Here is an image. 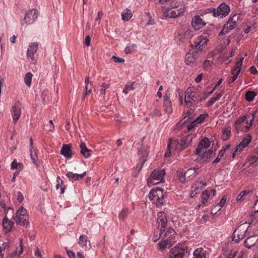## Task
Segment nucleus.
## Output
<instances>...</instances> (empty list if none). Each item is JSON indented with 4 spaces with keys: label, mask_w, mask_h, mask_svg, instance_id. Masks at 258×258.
I'll use <instances>...</instances> for the list:
<instances>
[{
    "label": "nucleus",
    "mask_w": 258,
    "mask_h": 258,
    "mask_svg": "<svg viewBox=\"0 0 258 258\" xmlns=\"http://www.w3.org/2000/svg\"><path fill=\"white\" fill-rule=\"evenodd\" d=\"M185 10L184 5L180 2H173L168 7H162L164 17L169 18H176L180 16L183 14Z\"/></svg>",
    "instance_id": "obj_1"
},
{
    "label": "nucleus",
    "mask_w": 258,
    "mask_h": 258,
    "mask_svg": "<svg viewBox=\"0 0 258 258\" xmlns=\"http://www.w3.org/2000/svg\"><path fill=\"white\" fill-rule=\"evenodd\" d=\"M196 154L199 156V161L203 162L209 161L210 158V140L205 137L200 140L195 151Z\"/></svg>",
    "instance_id": "obj_2"
},
{
    "label": "nucleus",
    "mask_w": 258,
    "mask_h": 258,
    "mask_svg": "<svg viewBox=\"0 0 258 258\" xmlns=\"http://www.w3.org/2000/svg\"><path fill=\"white\" fill-rule=\"evenodd\" d=\"M176 241V232L172 228L169 227L163 232L162 240L158 243L159 249L163 250L166 248H170Z\"/></svg>",
    "instance_id": "obj_3"
},
{
    "label": "nucleus",
    "mask_w": 258,
    "mask_h": 258,
    "mask_svg": "<svg viewBox=\"0 0 258 258\" xmlns=\"http://www.w3.org/2000/svg\"><path fill=\"white\" fill-rule=\"evenodd\" d=\"M200 94L199 88L194 86L187 88L184 93V103L188 107L191 106L199 101Z\"/></svg>",
    "instance_id": "obj_4"
},
{
    "label": "nucleus",
    "mask_w": 258,
    "mask_h": 258,
    "mask_svg": "<svg viewBox=\"0 0 258 258\" xmlns=\"http://www.w3.org/2000/svg\"><path fill=\"white\" fill-rule=\"evenodd\" d=\"M163 190L160 188L152 189L149 192V199L157 206L163 205L165 202Z\"/></svg>",
    "instance_id": "obj_5"
},
{
    "label": "nucleus",
    "mask_w": 258,
    "mask_h": 258,
    "mask_svg": "<svg viewBox=\"0 0 258 258\" xmlns=\"http://www.w3.org/2000/svg\"><path fill=\"white\" fill-rule=\"evenodd\" d=\"M165 171L162 169H154L148 179V185L150 186L164 182Z\"/></svg>",
    "instance_id": "obj_6"
},
{
    "label": "nucleus",
    "mask_w": 258,
    "mask_h": 258,
    "mask_svg": "<svg viewBox=\"0 0 258 258\" xmlns=\"http://www.w3.org/2000/svg\"><path fill=\"white\" fill-rule=\"evenodd\" d=\"M239 18V14H235L230 16L228 20L224 25L223 29L220 32L219 35L227 34L230 31L236 28L237 26Z\"/></svg>",
    "instance_id": "obj_7"
},
{
    "label": "nucleus",
    "mask_w": 258,
    "mask_h": 258,
    "mask_svg": "<svg viewBox=\"0 0 258 258\" xmlns=\"http://www.w3.org/2000/svg\"><path fill=\"white\" fill-rule=\"evenodd\" d=\"M14 220L17 224L27 227L29 225V218L26 210L23 207L20 208L14 216Z\"/></svg>",
    "instance_id": "obj_8"
},
{
    "label": "nucleus",
    "mask_w": 258,
    "mask_h": 258,
    "mask_svg": "<svg viewBox=\"0 0 258 258\" xmlns=\"http://www.w3.org/2000/svg\"><path fill=\"white\" fill-rule=\"evenodd\" d=\"M187 148L185 143L183 142L182 139L180 141L178 140L170 139L168 143L167 151L165 153L166 157H169L171 152L175 150L182 151Z\"/></svg>",
    "instance_id": "obj_9"
},
{
    "label": "nucleus",
    "mask_w": 258,
    "mask_h": 258,
    "mask_svg": "<svg viewBox=\"0 0 258 258\" xmlns=\"http://www.w3.org/2000/svg\"><path fill=\"white\" fill-rule=\"evenodd\" d=\"M0 208H2L4 213H6L3 221L4 228L6 232H10L14 225V222L8 219L7 215L9 212L13 213V209L10 207L7 208L6 205L3 201L0 202Z\"/></svg>",
    "instance_id": "obj_10"
},
{
    "label": "nucleus",
    "mask_w": 258,
    "mask_h": 258,
    "mask_svg": "<svg viewBox=\"0 0 258 258\" xmlns=\"http://www.w3.org/2000/svg\"><path fill=\"white\" fill-rule=\"evenodd\" d=\"M209 33L207 30L202 35L198 37L194 42V44L191 43V46L192 48L195 47V49L197 51L203 50L207 42L209 41Z\"/></svg>",
    "instance_id": "obj_11"
},
{
    "label": "nucleus",
    "mask_w": 258,
    "mask_h": 258,
    "mask_svg": "<svg viewBox=\"0 0 258 258\" xmlns=\"http://www.w3.org/2000/svg\"><path fill=\"white\" fill-rule=\"evenodd\" d=\"M207 12H202L200 15L195 16L192 19L191 25L195 30H198L203 27L206 24L205 19V15Z\"/></svg>",
    "instance_id": "obj_12"
},
{
    "label": "nucleus",
    "mask_w": 258,
    "mask_h": 258,
    "mask_svg": "<svg viewBox=\"0 0 258 258\" xmlns=\"http://www.w3.org/2000/svg\"><path fill=\"white\" fill-rule=\"evenodd\" d=\"M211 12L213 13L214 16L219 17L222 18L228 15L230 12V8L227 5L223 3L220 4L216 10L213 8L211 10Z\"/></svg>",
    "instance_id": "obj_13"
},
{
    "label": "nucleus",
    "mask_w": 258,
    "mask_h": 258,
    "mask_svg": "<svg viewBox=\"0 0 258 258\" xmlns=\"http://www.w3.org/2000/svg\"><path fill=\"white\" fill-rule=\"evenodd\" d=\"M157 222L158 224L157 228L165 231L169 227L168 226L167 215L163 212H159L157 214Z\"/></svg>",
    "instance_id": "obj_14"
},
{
    "label": "nucleus",
    "mask_w": 258,
    "mask_h": 258,
    "mask_svg": "<svg viewBox=\"0 0 258 258\" xmlns=\"http://www.w3.org/2000/svg\"><path fill=\"white\" fill-rule=\"evenodd\" d=\"M246 231L247 229L244 226L241 225L238 226L232 234V240L234 241L236 243L238 242L240 240L244 237Z\"/></svg>",
    "instance_id": "obj_15"
},
{
    "label": "nucleus",
    "mask_w": 258,
    "mask_h": 258,
    "mask_svg": "<svg viewBox=\"0 0 258 258\" xmlns=\"http://www.w3.org/2000/svg\"><path fill=\"white\" fill-rule=\"evenodd\" d=\"M198 51L195 50L194 52L190 51L186 53L185 57V62L186 64L194 67L197 63V60L199 56Z\"/></svg>",
    "instance_id": "obj_16"
},
{
    "label": "nucleus",
    "mask_w": 258,
    "mask_h": 258,
    "mask_svg": "<svg viewBox=\"0 0 258 258\" xmlns=\"http://www.w3.org/2000/svg\"><path fill=\"white\" fill-rule=\"evenodd\" d=\"M185 253L184 248L176 246L170 250L169 258H183Z\"/></svg>",
    "instance_id": "obj_17"
},
{
    "label": "nucleus",
    "mask_w": 258,
    "mask_h": 258,
    "mask_svg": "<svg viewBox=\"0 0 258 258\" xmlns=\"http://www.w3.org/2000/svg\"><path fill=\"white\" fill-rule=\"evenodd\" d=\"M223 255L224 258H235L237 255L236 258H242L244 253L243 251H240L238 253L236 249L229 247L227 249L224 251Z\"/></svg>",
    "instance_id": "obj_18"
},
{
    "label": "nucleus",
    "mask_w": 258,
    "mask_h": 258,
    "mask_svg": "<svg viewBox=\"0 0 258 258\" xmlns=\"http://www.w3.org/2000/svg\"><path fill=\"white\" fill-rule=\"evenodd\" d=\"M243 58L241 57L238 61H236V67L232 70V76L230 77L228 80V83H231L234 82L238 77V75L241 70V66L242 64Z\"/></svg>",
    "instance_id": "obj_19"
},
{
    "label": "nucleus",
    "mask_w": 258,
    "mask_h": 258,
    "mask_svg": "<svg viewBox=\"0 0 258 258\" xmlns=\"http://www.w3.org/2000/svg\"><path fill=\"white\" fill-rule=\"evenodd\" d=\"M37 17L38 11L35 9H32L26 13L24 20L26 23L30 24L33 23Z\"/></svg>",
    "instance_id": "obj_20"
},
{
    "label": "nucleus",
    "mask_w": 258,
    "mask_h": 258,
    "mask_svg": "<svg viewBox=\"0 0 258 258\" xmlns=\"http://www.w3.org/2000/svg\"><path fill=\"white\" fill-rule=\"evenodd\" d=\"M11 111L13 121L16 123L19 119L21 113V104L19 101L15 103L12 106Z\"/></svg>",
    "instance_id": "obj_21"
},
{
    "label": "nucleus",
    "mask_w": 258,
    "mask_h": 258,
    "mask_svg": "<svg viewBox=\"0 0 258 258\" xmlns=\"http://www.w3.org/2000/svg\"><path fill=\"white\" fill-rule=\"evenodd\" d=\"M208 116L209 115L208 113L201 114L195 120L187 125V132L189 133L194 129L198 123H201L203 122L206 118L208 117Z\"/></svg>",
    "instance_id": "obj_22"
},
{
    "label": "nucleus",
    "mask_w": 258,
    "mask_h": 258,
    "mask_svg": "<svg viewBox=\"0 0 258 258\" xmlns=\"http://www.w3.org/2000/svg\"><path fill=\"white\" fill-rule=\"evenodd\" d=\"M38 48V43L35 42L31 43L27 52V56L28 58H30L32 60L34 59V55L37 51Z\"/></svg>",
    "instance_id": "obj_23"
},
{
    "label": "nucleus",
    "mask_w": 258,
    "mask_h": 258,
    "mask_svg": "<svg viewBox=\"0 0 258 258\" xmlns=\"http://www.w3.org/2000/svg\"><path fill=\"white\" fill-rule=\"evenodd\" d=\"M163 109L164 111L167 114H170L173 111L172 103L169 100V98L167 93L164 96Z\"/></svg>",
    "instance_id": "obj_24"
},
{
    "label": "nucleus",
    "mask_w": 258,
    "mask_h": 258,
    "mask_svg": "<svg viewBox=\"0 0 258 258\" xmlns=\"http://www.w3.org/2000/svg\"><path fill=\"white\" fill-rule=\"evenodd\" d=\"M252 136L248 134L247 137L242 140L239 145L235 147V151L241 152L242 149L246 147L251 141Z\"/></svg>",
    "instance_id": "obj_25"
},
{
    "label": "nucleus",
    "mask_w": 258,
    "mask_h": 258,
    "mask_svg": "<svg viewBox=\"0 0 258 258\" xmlns=\"http://www.w3.org/2000/svg\"><path fill=\"white\" fill-rule=\"evenodd\" d=\"M60 154L66 158H71L73 155L71 145L63 144L60 150Z\"/></svg>",
    "instance_id": "obj_26"
},
{
    "label": "nucleus",
    "mask_w": 258,
    "mask_h": 258,
    "mask_svg": "<svg viewBox=\"0 0 258 258\" xmlns=\"http://www.w3.org/2000/svg\"><path fill=\"white\" fill-rule=\"evenodd\" d=\"M86 172L82 174L73 173L72 172H69L66 174V176L71 181L79 180L82 179L85 175Z\"/></svg>",
    "instance_id": "obj_27"
},
{
    "label": "nucleus",
    "mask_w": 258,
    "mask_h": 258,
    "mask_svg": "<svg viewBox=\"0 0 258 258\" xmlns=\"http://www.w3.org/2000/svg\"><path fill=\"white\" fill-rule=\"evenodd\" d=\"M257 240V239L256 236H249L245 240L244 242V245L247 248H250L255 244Z\"/></svg>",
    "instance_id": "obj_28"
},
{
    "label": "nucleus",
    "mask_w": 258,
    "mask_h": 258,
    "mask_svg": "<svg viewBox=\"0 0 258 258\" xmlns=\"http://www.w3.org/2000/svg\"><path fill=\"white\" fill-rule=\"evenodd\" d=\"M189 35V32L188 31V28L186 31L183 30L179 32L176 36V39L180 42H184L185 41Z\"/></svg>",
    "instance_id": "obj_29"
},
{
    "label": "nucleus",
    "mask_w": 258,
    "mask_h": 258,
    "mask_svg": "<svg viewBox=\"0 0 258 258\" xmlns=\"http://www.w3.org/2000/svg\"><path fill=\"white\" fill-rule=\"evenodd\" d=\"M80 152L81 154L85 158H88L91 156L92 151L88 149L86 144L84 142H81L80 144Z\"/></svg>",
    "instance_id": "obj_30"
},
{
    "label": "nucleus",
    "mask_w": 258,
    "mask_h": 258,
    "mask_svg": "<svg viewBox=\"0 0 258 258\" xmlns=\"http://www.w3.org/2000/svg\"><path fill=\"white\" fill-rule=\"evenodd\" d=\"M184 172L186 175L187 179L189 181L195 178L197 175V171L195 168H189Z\"/></svg>",
    "instance_id": "obj_31"
},
{
    "label": "nucleus",
    "mask_w": 258,
    "mask_h": 258,
    "mask_svg": "<svg viewBox=\"0 0 258 258\" xmlns=\"http://www.w3.org/2000/svg\"><path fill=\"white\" fill-rule=\"evenodd\" d=\"M194 110L192 109H189L186 112V116L178 122V124L183 125L185 124L189 119L193 117Z\"/></svg>",
    "instance_id": "obj_32"
},
{
    "label": "nucleus",
    "mask_w": 258,
    "mask_h": 258,
    "mask_svg": "<svg viewBox=\"0 0 258 258\" xmlns=\"http://www.w3.org/2000/svg\"><path fill=\"white\" fill-rule=\"evenodd\" d=\"M231 127L230 126H228L222 130V135L221 136V139L223 141H227L231 135Z\"/></svg>",
    "instance_id": "obj_33"
},
{
    "label": "nucleus",
    "mask_w": 258,
    "mask_h": 258,
    "mask_svg": "<svg viewBox=\"0 0 258 258\" xmlns=\"http://www.w3.org/2000/svg\"><path fill=\"white\" fill-rule=\"evenodd\" d=\"M205 252L203 248H198L194 252L193 258H206Z\"/></svg>",
    "instance_id": "obj_34"
},
{
    "label": "nucleus",
    "mask_w": 258,
    "mask_h": 258,
    "mask_svg": "<svg viewBox=\"0 0 258 258\" xmlns=\"http://www.w3.org/2000/svg\"><path fill=\"white\" fill-rule=\"evenodd\" d=\"M139 153L141 159L142 161V164H144L146 162V157L148 155V150L147 149H144V148H140L139 151Z\"/></svg>",
    "instance_id": "obj_35"
},
{
    "label": "nucleus",
    "mask_w": 258,
    "mask_h": 258,
    "mask_svg": "<svg viewBox=\"0 0 258 258\" xmlns=\"http://www.w3.org/2000/svg\"><path fill=\"white\" fill-rule=\"evenodd\" d=\"M246 116L243 115L236 121L235 123V128L237 132H239L241 128V125L246 120Z\"/></svg>",
    "instance_id": "obj_36"
},
{
    "label": "nucleus",
    "mask_w": 258,
    "mask_h": 258,
    "mask_svg": "<svg viewBox=\"0 0 258 258\" xmlns=\"http://www.w3.org/2000/svg\"><path fill=\"white\" fill-rule=\"evenodd\" d=\"M133 14L131 10L126 9L121 14L122 19L127 21L131 19Z\"/></svg>",
    "instance_id": "obj_37"
},
{
    "label": "nucleus",
    "mask_w": 258,
    "mask_h": 258,
    "mask_svg": "<svg viewBox=\"0 0 258 258\" xmlns=\"http://www.w3.org/2000/svg\"><path fill=\"white\" fill-rule=\"evenodd\" d=\"M19 248L17 249V250L14 252H13L9 258H20V255L22 253L23 251V247L22 244V242H20Z\"/></svg>",
    "instance_id": "obj_38"
},
{
    "label": "nucleus",
    "mask_w": 258,
    "mask_h": 258,
    "mask_svg": "<svg viewBox=\"0 0 258 258\" xmlns=\"http://www.w3.org/2000/svg\"><path fill=\"white\" fill-rule=\"evenodd\" d=\"M163 232H164L163 230H161V229L158 228L155 230L153 233L152 240L156 242L160 239V237L162 238V236H163Z\"/></svg>",
    "instance_id": "obj_39"
},
{
    "label": "nucleus",
    "mask_w": 258,
    "mask_h": 258,
    "mask_svg": "<svg viewBox=\"0 0 258 258\" xmlns=\"http://www.w3.org/2000/svg\"><path fill=\"white\" fill-rule=\"evenodd\" d=\"M256 94L252 91H248L245 93V99L248 102H251L256 96Z\"/></svg>",
    "instance_id": "obj_40"
},
{
    "label": "nucleus",
    "mask_w": 258,
    "mask_h": 258,
    "mask_svg": "<svg viewBox=\"0 0 258 258\" xmlns=\"http://www.w3.org/2000/svg\"><path fill=\"white\" fill-rule=\"evenodd\" d=\"M195 135L192 134L191 133L188 134L185 137L184 136L183 137L182 141L184 143H185V145H186L187 147L190 144L192 139H194Z\"/></svg>",
    "instance_id": "obj_41"
},
{
    "label": "nucleus",
    "mask_w": 258,
    "mask_h": 258,
    "mask_svg": "<svg viewBox=\"0 0 258 258\" xmlns=\"http://www.w3.org/2000/svg\"><path fill=\"white\" fill-rule=\"evenodd\" d=\"M88 241L87 236L86 235H82L79 237L78 243L82 247H84L87 246Z\"/></svg>",
    "instance_id": "obj_42"
},
{
    "label": "nucleus",
    "mask_w": 258,
    "mask_h": 258,
    "mask_svg": "<svg viewBox=\"0 0 258 258\" xmlns=\"http://www.w3.org/2000/svg\"><path fill=\"white\" fill-rule=\"evenodd\" d=\"M252 192V190H242L240 192V193L239 194V195L236 198V201L238 202H242L243 201L244 199H243V197L251 193Z\"/></svg>",
    "instance_id": "obj_43"
},
{
    "label": "nucleus",
    "mask_w": 258,
    "mask_h": 258,
    "mask_svg": "<svg viewBox=\"0 0 258 258\" xmlns=\"http://www.w3.org/2000/svg\"><path fill=\"white\" fill-rule=\"evenodd\" d=\"M137 48V46L135 44H129L125 48V52L126 54L134 52Z\"/></svg>",
    "instance_id": "obj_44"
},
{
    "label": "nucleus",
    "mask_w": 258,
    "mask_h": 258,
    "mask_svg": "<svg viewBox=\"0 0 258 258\" xmlns=\"http://www.w3.org/2000/svg\"><path fill=\"white\" fill-rule=\"evenodd\" d=\"M134 84L135 82L127 83L123 89V92L126 94L129 91L134 90L135 89Z\"/></svg>",
    "instance_id": "obj_45"
},
{
    "label": "nucleus",
    "mask_w": 258,
    "mask_h": 258,
    "mask_svg": "<svg viewBox=\"0 0 258 258\" xmlns=\"http://www.w3.org/2000/svg\"><path fill=\"white\" fill-rule=\"evenodd\" d=\"M32 77L33 75L30 72H28L25 75L24 82L26 85L29 87L31 86Z\"/></svg>",
    "instance_id": "obj_46"
},
{
    "label": "nucleus",
    "mask_w": 258,
    "mask_h": 258,
    "mask_svg": "<svg viewBox=\"0 0 258 258\" xmlns=\"http://www.w3.org/2000/svg\"><path fill=\"white\" fill-rule=\"evenodd\" d=\"M177 176L178 177L179 181L181 183H184L186 181H188L187 179L186 175H185L184 172H181V171H177Z\"/></svg>",
    "instance_id": "obj_47"
},
{
    "label": "nucleus",
    "mask_w": 258,
    "mask_h": 258,
    "mask_svg": "<svg viewBox=\"0 0 258 258\" xmlns=\"http://www.w3.org/2000/svg\"><path fill=\"white\" fill-rule=\"evenodd\" d=\"M210 198V193L208 190H205L203 192L202 195V202L203 204H205Z\"/></svg>",
    "instance_id": "obj_48"
},
{
    "label": "nucleus",
    "mask_w": 258,
    "mask_h": 258,
    "mask_svg": "<svg viewBox=\"0 0 258 258\" xmlns=\"http://www.w3.org/2000/svg\"><path fill=\"white\" fill-rule=\"evenodd\" d=\"M227 200V197L226 196H224L221 200H220V202L217 203L216 207H218V210H220L222 207L225 205L226 201Z\"/></svg>",
    "instance_id": "obj_49"
},
{
    "label": "nucleus",
    "mask_w": 258,
    "mask_h": 258,
    "mask_svg": "<svg viewBox=\"0 0 258 258\" xmlns=\"http://www.w3.org/2000/svg\"><path fill=\"white\" fill-rule=\"evenodd\" d=\"M128 215V210L127 209H123L121 211L120 213L119 214V218L120 220H124L125 218Z\"/></svg>",
    "instance_id": "obj_50"
},
{
    "label": "nucleus",
    "mask_w": 258,
    "mask_h": 258,
    "mask_svg": "<svg viewBox=\"0 0 258 258\" xmlns=\"http://www.w3.org/2000/svg\"><path fill=\"white\" fill-rule=\"evenodd\" d=\"M110 84H107L105 82L102 83L101 85V89L100 90V94L101 95H105V90L106 89L109 87Z\"/></svg>",
    "instance_id": "obj_51"
},
{
    "label": "nucleus",
    "mask_w": 258,
    "mask_h": 258,
    "mask_svg": "<svg viewBox=\"0 0 258 258\" xmlns=\"http://www.w3.org/2000/svg\"><path fill=\"white\" fill-rule=\"evenodd\" d=\"M223 93L222 92L215 94V96L211 98V105L216 101H218L219 98L222 96Z\"/></svg>",
    "instance_id": "obj_52"
},
{
    "label": "nucleus",
    "mask_w": 258,
    "mask_h": 258,
    "mask_svg": "<svg viewBox=\"0 0 258 258\" xmlns=\"http://www.w3.org/2000/svg\"><path fill=\"white\" fill-rule=\"evenodd\" d=\"M258 160V157L255 155L251 156L247 158V160L249 163V166L253 164Z\"/></svg>",
    "instance_id": "obj_53"
},
{
    "label": "nucleus",
    "mask_w": 258,
    "mask_h": 258,
    "mask_svg": "<svg viewBox=\"0 0 258 258\" xmlns=\"http://www.w3.org/2000/svg\"><path fill=\"white\" fill-rule=\"evenodd\" d=\"M151 114L152 117L160 116L161 115V111L159 109L155 108L151 113Z\"/></svg>",
    "instance_id": "obj_54"
},
{
    "label": "nucleus",
    "mask_w": 258,
    "mask_h": 258,
    "mask_svg": "<svg viewBox=\"0 0 258 258\" xmlns=\"http://www.w3.org/2000/svg\"><path fill=\"white\" fill-rule=\"evenodd\" d=\"M30 156H31L32 160L33 161V163L36 164L37 155H36V153L35 150L33 152L31 150H30Z\"/></svg>",
    "instance_id": "obj_55"
},
{
    "label": "nucleus",
    "mask_w": 258,
    "mask_h": 258,
    "mask_svg": "<svg viewBox=\"0 0 258 258\" xmlns=\"http://www.w3.org/2000/svg\"><path fill=\"white\" fill-rule=\"evenodd\" d=\"M251 126V123H249L248 122V121H247L246 124L244 126L241 127V128L240 130H241V131H242L244 133H246L249 130Z\"/></svg>",
    "instance_id": "obj_56"
},
{
    "label": "nucleus",
    "mask_w": 258,
    "mask_h": 258,
    "mask_svg": "<svg viewBox=\"0 0 258 258\" xmlns=\"http://www.w3.org/2000/svg\"><path fill=\"white\" fill-rule=\"evenodd\" d=\"M177 92L178 93V95L180 101V104H182L183 103V92L182 90L180 89H177Z\"/></svg>",
    "instance_id": "obj_57"
},
{
    "label": "nucleus",
    "mask_w": 258,
    "mask_h": 258,
    "mask_svg": "<svg viewBox=\"0 0 258 258\" xmlns=\"http://www.w3.org/2000/svg\"><path fill=\"white\" fill-rule=\"evenodd\" d=\"M210 95V92L206 91L204 92V95L202 96H200L199 101L202 102L207 98Z\"/></svg>",
    "instance_id": "obj_58"
},
{
    "label": "nucleus",
    "mask_w": 258,
    "mask_h": 258,
    "mask_svg": "<svg viewBox=\"0 0 258 258\" xmlns=\"http://www.w3.org/2000/svg\"><path fill=\"white\" fill-rule=\"evenodd\" d=\"M112 59H113V60L115 62L121 63V62H123L124 61V59L118 57H116L114 55L112 57Z\"/></svg>",
    "instance_id": "obj_59"
},
{
    "label": "nucleus",
    "mask_w": 258,
    "mask_h": 258,
    "mask_svg": "<svg viewBox=\"0 0 258 258\" xmlns=\"http://www.w3.org/2000/svg\"><path fill=\"white\" fill-rule=\"evenodd\" d=\"M90 40H91V38H90V36H89V35L86 36L85 38L84 42V44L85 45H86L87 46H90Z\"/></svg>",
    "instance_id": "obj_60"
},
{
    "label": "nucleus",
    "mask_w": 258,
    "mask_h": 258,
    "mask_svg": "<svg viewBox=\"0 0 258 258\" xmlns=\"http://www.w3.org/2000/svg\"><path fill=\"white\" fill-rule=\"evenodd\" d=\"M24 200V197L21 192L19 191L18 192L17 200L19 203L22 202Z\"/></svg>",
    "instance_id": "obj_61"
},
{
    "label": "nucleus",
    "mask_w": 258,
    "mask_h": 258,
    "mask_svg": "<svg viewBox=\"0 0 258 258\" xmlns=\"http://www.w3.org/2000/svg\"><path fill=\"white\" fill-rule=\"evenodd\" d=\"M19 162H17L16 159L14 160L11 164V168L12 169H16L18 167V164Z\"/></svg>",
    "instance_id": "obj_62"
},
{
    "label": "nucleus",
    "mask_w": 258,
    "mask_h": 258,
    "mask_svg": "<svg viewBox=\"0 0 258 258\" xmlns=\"http://www.w3.org/2000/svg\"><path fill=\"white\" fill-rule=\"evenodd\" d=\"M103 15V12L102 11H99L98 12L97 17L96 19V22H98V23H100V21L101 19V17Z\"/></svg>",
    "instance_id": "obj_63"
},
{
    "label": "nucleus",
    "mask_w": 258,
    "mask_h": 258,
    "mask_svg": "<svg viewBox=\"0 0 258 258\" xmlns=\"http://www.w3.org/2000/svg\"><path fill=\"white\" fill-rule=\"evenodd\" d=\"M250 72L251 74L253 75H255L257 73V70L254 66H252L250 68Z\"/></svg>",
    "instance_id": "obj_64"
}]
</instances>
